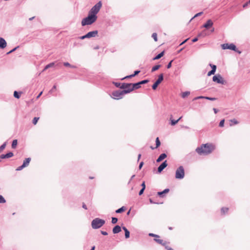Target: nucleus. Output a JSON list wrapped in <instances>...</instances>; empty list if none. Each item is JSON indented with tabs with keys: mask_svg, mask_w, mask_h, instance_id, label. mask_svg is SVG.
Returning <instances> with one entry per match:
<instances>
[{
	"mask_svg": "<svg viewBox=\"0 0 250 250\" xmlns=\"http://www.w3.org/2000/svg\"><path fill=\"white\" fill-rule=\"evenodd\" d=\"M215 148V146L212 144L207 143L202 144L196 149V152L199 155H208L211 153Z\"/></svg>",
	"mask_w": 250,
	"mask_h": 250,
	"instance_id": "f257e3e1",
	"label": "nucleus"
},
{
	"mask_svg": "<svg viewBox=\"0 0 250 250\" xmlns=\"http://www.w3.org/2000/svg\"><path fill=\"white\" fill-rule=\"evenodd\" d=\"M97 19V16H92L88 14V16L82 21V25L83 26L90 25L94 23L96 21Z\"/></svg>",
	"mask_w": 250,
	"mask_h": 250,
	"instance_id": "f03ea898",
	"label": "nucleus"
},
{
	"mask_svg": "<svg viewBox=\"0 0 250 250\" xmlns=\"http://www.w3.org/2000/svg\"><path fill=\"white\" fill-rule=\"evenodd\" d=\"M105 223L104 220L97 218L91 222V226L94 229H97L103 226Z\"/></svg>",
	"mask_w": 250,
	"mask_h": 250,
	"instance_id": "7ed1b4c3",
	"label": "nucleus"
},
{
	"mask_svg": "<svg viewBox=\"0 0 250 250\" xmlns=\"http://www.w3.org/2000/svg\"><path fill=\"white\" fill-rule=\"evenodd\" d=\"M101 7L102 2L100 1L91 9L88 14L92 16H97L96 14L99 12Z\"/></svg>",
	"mask_w": 250,
	"mask_h": 250,
	"instance_id": "20e7f679",
	"label": "nucleus"
},
{
	"mask_svg": "<svg viewBox=\"0 0 250 250\" xmlns=\"http://www.w3.org/2000/svg\"><path fill=\"white\" fill-rule=\"evenodd\" d=\"M120 88L124 89L122 91L125 94L129 93L132 91L131 83H123L120 86Z\"/></svg>",
	"mask_w": 250,
	"mask_h": 250,
	"instance_id": "39448f33",
	"label": "nucleus"
},
{
	"mask_svg": "<svg viewBox=\"0 0 250 250\" xmlns=\"http://www.w3.org/2000/svg\"><path fill=\"white\" fill-rule=\"evenodd\" d=\"M185 176V171L183 166L179 167L176 171L175 178L176 179H183Z\"/></svg>",
	"mask_w": 250,
	"mask_h": 250,
	"instance_id": "423d86ee",
	"label": "nucleus"
},
{
	"mask_svg": "<svg viewBox=\"0 0 250 250\" xmlns=\"http://www.w3.org/2000/svg\"><path fill=\"white\" fill-rule=\"evenodd\" d=\"M97 34H98V31H97V30L93 31L88 32L84 36H81L80 38L81 40H83L85 38H90L92 37H96L97 35Z\"/></svg>",
	"mask_w": 250,
	"mask_h": 250,
	"instance_id": "0eeeda50",
	"label": "nucleus"
},
{
	"mask_svg": "<svg viewBox=\"0 0 250 250\" xmlns=\"http://www.w3.org/2000/svg\"><path fill=\"white\" fill-rule=\"evenodd\" d=\"M212 80L213 82H216L218 83L224 84L225 82L223 78L220 74H217L216 75L214 76L212 78Z\"/></svg>",
	"mask_w": 250,
	"mask_h": 250,
	"instance_id": "6e6552de",
	"label": "nucleus"
},
{
	"mask_svg": "<svg viewBox=\"0 0 250 250\" xmlns=\"http://www.w3.org/2000/svg\"><path fill=\"white\" fill-rule=\"evenodd\" d=\"M112 94L113 96L114 97V98L116 99H120L122 98L123 96L125 95L123 91L119 90L113 91Z\"/></svg>",
	"mask_w": 250,
	"mask_h": 250,
	"instance_id": "1a4fd4ad",
	"label": "nucleus"
},
{
	"mask_svg": "<svg viewBox=\"0 0 250 250\" xmlns=\"http://www.w3.org/2000/svg\"><path fill=\"white\" fill-rule=\"evenodd\" d=\"M163 74H161L159 75L158 80L155 82V83L153 84L152 87V89L155 90L158 87V85L163 81Z\"/></svg>",
	"mask_w": 250,
	"mask_h": 250,
	"instance_id": "9d476101",
	"label": "nucleus"
},
{
	"mask_svg": "<svg viewBox=\"0 0 250 250\" xmlns=\"http://www.w3.org/2000/svg\"><path fill=\"white\" fill-rule=\"evenodd\" d=\"M31 161V159L30 158H26L24 161H23V164L20 166V167H19L17 169H16V170L17 171H19V170H21L22 168H23L24 167L28 166L29 164V163Z\"/></svg>",
	"mask_w": 250,
	"mask_h": 250,
	"instance_id": "9b49d317",
	"label": "nucleus"
},
{
	"mask_svg": "<svg viewBox=\"0 0 250 250\" xmlns=\"http://www.w3.org/2000/svg\"><path fill=\"white\" fill-rule=\"evenodd\" d=\"M222 48L223 49H229L230 50H236V46L233 43L228 44V43H224L222 44Z\"/></svg>",
	"mask_w": 250,
	"mask_h": 250,
	"instance_id": "f8f14e48",
	"label": "nucleus"
},
{
	"mask_svg": "<svg viewBox=\"0 0 250 250\" xmlns=\"http://www.w3.org/2000/svg\"><path fill=\"white\" fill-rule=\"evenodd\" d=\"M167 166V161H165L158 167V172L160 173Z\"/></svg>",
	"mask_w": 250,
	"mask_h": 250,
	"instance_id": "ddd939ff",
	"label": "nucleus"
},
{
	"mask_svg": "<svg viewBox=\"0 0 250 250\" xmlns=\"http://www.w3.org/2000/svg\"><path fill=\"white\" fill-rule=\"evenodd\" d=\"M213 25V22L211 20L207 21V22L203 25V27L208 29Z\"/></svg>",
	"mask_w": 250,
	"mask_h": 250,
	"instance_id": "4468645a",
	"label": "nucleus"
},
{
	"mask_svg": "<svg viewBox=\"0 0 250 250\" xmlns=\"http://www.w3.org/2000/svg\"><path fill=\"white\" fill-rule=\"evenodd\" d=\"M154 240L155 242L163 246H165L167 244L166 241H164L163 239H161L160 238H155Z\"/></svg>",
	"mask_w": 250,
	"mask_h": 250,
	"instance_id": "2eb2a0df",
	"label": "nucleus"
},
{
	"mask_svg": "<svg viewBox=\"0 0 250 250\" xmlns=\"http://www.w3.org/2000/svg\"><path fill=\"white\" fill-rule=\"evenodd\" d=\"M13 156V153L12 152H9L6 154H2L0 156L1 159L9 158Z\"/></svg>",
	"mask_w": 250,
	"mask_h": 250,
	"instance_id": "dca6fc26",
	"label": "nucleus"
},
{
	"mask_svg": "<svg viewBox=\"0 0 250 250\" xmlns=\"http://www.w3.org/2000/svg\"><path fill=\"white\" fill-rule=\"evenodd\" d=\"M6 46V42L5 40L0 38V48H4Z\"/></svg>",
	"mask_w": 250,
	"mask_h": 250,
	"instance_id": "f3484780",
	"label": "nucleus"
},
{
	"mask_svg": "<svg viewBox=\"0 0 250 250\" xmlns=\"http://www.w3.org/2000/svg\"><path fill=\"white\" fill-rule=\"evenodd\" d=\"M112 231L114 234L118 233L121 231V228L120 226L117 225L113 229Z\"/></svg>",
	"mask_w": 250,
	"mask_h": 250,
	"instance_id": "a211bd4d",
	"label": "nucleus"
},
{
	"mask_svg": "<svg viewBox=\"0 0 250 250\" xmlns=\"http://www.w3.org/2000/svg\"><path fill=\"white\" fill-rule=\"evenodd\" d=\"M167 155L165 153H162L159 156L156 161L157 162H160L165 159Z\"/></svg>",
	"mask_w": 250,
	"mask_h": 250,
	"instance_id": "6ab92c4d",
	"label": "nucleus"
},
{
	"mask_svg": "<svg viewBox=\"0 0 250 250\" xmlns=\"http://www.w3.org/2000/svg\"><path fill=\"white\" fill-rule=\"evenodd\" d=\"M140 85L141 84H140L139 82L135 83H131L132 91H133L134 89L139 88L141 87Z\"/></svg>",
	"mask_w": 250,
	"mask_h": 250,
	"instance_id": "aec40b11",
	"label": "nucleus"
},
{
	"mask_svg": "<svg viewBox=\"0 0 250 250\" xmlns=\"http://www.w3.org/2000/svg\"><path fill=\"white\" fill-rule=\"evenodd\" d=\"M208 99V100H210V101H214V100H216V98H210V97H208L199 96V97H197L195 98L194 99V100H197V99Z\"/></svg>",
	"mask_w": 250,
	"mask_h": 250,
	"instance_id": "412c9836",
	"label": "nucleus"
},
{
	"mask_svg": "<svg viewBox=\"0 0 250 250\" xmlns=\"http://www.w3.org/2000/svg\"><path fill=\"white\" fill-rule=\"evenodd\" d=\"M161 145V143H160V141L159 140V139L158 137H157L156 139V147H153L152 146H150V148L152 149H154L155 148H158Z\"/></svg>",
	"mask_w": 250,
	"mask_h": 250,
	"instance_id": "4be33fe9",
	"label": "nucleus"
},
{
	"mask_svg": "<svg viewBox=\"0 0 250 250\" xmlns=\"http://www.w3.org/2000/svg\"><path fill=\"white\" fill-rule=\"evenodd\" d=\"M123 229L125 230V238H128L129 237V235H130L129 231L125 227H124L123 228Z\"/></svg>",
	"mask_w": 250,
	"mask_h": 250,
	"instance_id": "5701e85b",
	"label": "nucleus"
},
{
	"mask_svg": "<svg viewBox=\"0 0 250 250\" xmlns=\"http://www.w3.org/2000/svg\"><path fill=\"white\" fill-rule=\"evenodd\" d=\"M169 189L168 188H166L164 190H163V191H161V192H158V194L160 196H163V195L164 194H165V193H167L169 192Z\"/></svg>",
	"mask_w": 250,
	"mask_h": 250,
	"instance_id": "b1692460",
	"label": "nucleus"
},
{
	"mask_svg": "<svg viewBox=\"0 0 250 250\" xmlns=\"http://www.w3.org/2000/svg\"><path fill=\"white\" fill-rule=\"evenodd\" d=\"M164 55V51L162 52L161 53L157 55L155 58H153V60H158L163 57Z\"/></svg>",
	"mask_w": 250,
	"mask_h": 250,
	"instance_id": "393cba45",
	"label": "nucleus"
},
{
	"mask_svg": "<svg viewBox=\"0 0 250 250\" xmlns=\"http://www.w3.org/2000/svg\"><path fill=\"white\" fill-rule=\"evenodd\" d=\"M229 209L228 208L224 207L221 208V213L222 214H225L229 211Z\"/></svg>",
	"mask_w": 250,
	"mask_h": 250,
	"instance_id": "a878e982",
	"label": "nucleus"
},
{
	"mask_svg": "<svg viewBox=\"0 0 250 250\" xmlns=\"http://www.w3.org/2000/svg\"><path fill=\"white\" fill-rule=\"evenodd\" d=\"M125 209H126V208L125 207H122V208L116 210V212L118 213H122V212L125 211Z\"/></svg>",
	"mask_w": 250,
	"mask_h": 250,
	"instance_id": "bb28decb",
	"label": "nucleus"
},
{
	"mask_svg": "<svg viewBox=\"0 0 250 250\" xmlns=\"http://www.w3.org/2000/svg\"><path fill=\"white\" fill-rule=\"evenodd\" d=\"M182 118V117H180L178 120H172L171 118H170V120H171V125H176L178 122L179 121H180L181 120V119Z\"/></svg>",
	"mask_w": 250,
	"mask_h": 250,
	"instance_id": "cd10ccee",
	"label": "nucleus"
},
{
	"mask_svg": "<svg viewBox=\"0 0 250 250\" xmlns=\"http://www.w3.org/2000/svg\"><path fill=\"white\" fill-rule=\"evenodd\" d=\"M140 71L139 70H137L134 72V73L133 74L130 75L129 76H126L125 78H132L134 77L135 76L138 75Z\"/></svg>",
	"mask_w": 250,
	"mask_h": 250,
	"instance_id": "c85d7f7f",
	"label": "nucleus"
},
{
	"mask_svg": "<svg viewBox=\"0 0 250 250\" xmlns=\"http://www.w3.org/2000/svg\"><path fill=\"white\" fill-rule=\"evenodd\" d=\"M230 125L232 126L234 125H237L238 124V122L235 119H232L230 120Z\"/></svg>",
	"mask_w": 250,
	"mask_h": 250,
	"instance_id": "c756f323",
	"label": "nucleus"
},
{
	"mask_svg": "<svg viewBox=\"0 0 250 250\" xmlns=\"http://www.w3.org/2000/svg\"><path fill=\"white\" fill-rule=\"evenodd\" d=\"M54 65V62H52V63H50L47 65H46L44 68L43 69V71H45L46 70V69H47L48 68H50V67H53V66Z\"/></svg>",
	"mask_w": 250,
	"mask_h": 250,
	"instance_id": "7c9ffc66",
	"label": "nucleus"
},
{
	"mask_svg": "<svg viewBox=\"0 0 250 250\" xmlns=\"http://www.w3.org/2000/svg\"><path fill=\"white\" fill-rule=\"evenodd\" d=\"M161 67V65H156L154 66L151 69L152 72H154L158 69H159Z\"/></svg>",
	"mask_w": 250,
	"mask_h": 250,
	"instance_id": "2f4dec72",
	"label": "nucleus"
},
{
	"mask_svg": "<svg viewBox=\"0 0 250 250\" xmlns=\"http://www.w3.org/2000/svg\"><path fill=\"white\" fill-rule=\"evenodd\" d=\"M18 144V142L17 140H14L12 142V147L13 148H15L17 146Z\"/></svg>",
	"mask_w": 250,
	"mask_h": 250,
	"instance_id": "473e14b6",
	"label": "nucleus"
},
{
	"mask_svg": "<svg viewBox=\"0 0 250 250\" xmlns=\"http://www.w3.org/2000/svg\"><path fill=\"white\" fill-rule=\"evenodd\" d=\"M190 94V92L188 91H186L185 92L182 93V97L183 98H186V97L188 96Z\"/></svg>",
	"mask_w": 250,
	"mask_h": 250,
	"instance_id": "72a5a7b5",
	"label": "nucleus"
},
{
	"mask_svg": "<svg viewBox=\"0 0 250 250\" xmlns=\"http://www.w3.org/2000/svg\"><path fill=\"white\" fill-rule=\"evenodd\" d=\"M40 118L39 117H35L34 118L33 120V124L34 125H36L38 122V121H39Z\"/></svg>",
	"mask_w": 250,
	"mask_h": 250,
	"instance_id": "f704fd0d",
	"label": "nucleus"
},
{
	"mask_svg": "<svg viewBox=\"0 0 250 250\" xmlns=\"http://www.w3.org/2000/svg\"><path fill=\"white\" fill-rule=\"evenodd\" d=\"M152 37L155 42L157 41V34L156 33H154L152 35Z\"/></svg>",
	"mask_w": 250,
	"mask_h": 250,
	"instance_id": "c9c22d12",
	"label": "nucleus"
},
{
	"mask_svg": "<svg viewBox=\"0 0 250 250\" xmlns=\"http://www.w3.org/2000/svg\"><path fill=\"white\" fill-rule=\"evenodd\" d=\"M164 246L167 250H173V249L168 245V243L167 242V244Z\"/></svg>",
	"mask_w": 250,
	"mask_h": 250,
	"instance_id": "e433bc0d",
	"label": "nucleus"
},
{
	"mask_svg": "<svg viewBox=\"0 0 250 250\" xmlns=\"http://www.w3.org/2000/svg\"><path fill=\"white\" fill-rule=\"evenodd\" d=\"M14 96L17 99H19L20 97V95L19 94L18 92L16 91H14Z\"/></svg>",
	"mask_w": 250,
	"mask_h": 250,
	"instance_id": "4c0bfd02",
	"label": "nucleus"
},
{
	"mask_svg": "<svg viewBox=\"0 0 250 250\" xmlns=\"http://www.w3.org/2000/svg\"><path fill=\"white\" fill-rule=\"evenodd\" d=\"M118 221V219L115 217H112V221L111 222L112 224H116Z\"/></svg>",
	"mask_w": 250,
	"mask_h": 250,
	"instance_id": "58836bf2",
	"label": "nucleus"
},
{
	"mask_svg": "<svg viewBox=\"0 0 250 250\" xmlns=\"http://www.w3.org/2000/svg\"><path fill=\"white\" fill-rule=\"evenodd\" d=\"M5 202H6V201L4 199V198L1 195H0V203H4Z\"/></svg>",
	"mask_w": 250,
	"mask_h": 250,
	"instance_id": "ea45409f",
	"label": "nucleus"
},
{
	"mask_svg": "<svg viewBox=\"0 0 250 250\" xmlns=\"http://www.w3.org/2000/svg\"><path fill=\"white\" fill-rule=\"evenodd\" d=\"M210 66H211V67L212 68V70H213L214 72H215V71L216 69V66L215 65L211 64H210Z\"/></svg>",
	"mask_w": 250,
	"mask_h": 250,
	"instance_id": "a19ab883",
	"label": "nucleus"
},
{
	"mask_svg": "<svg viewBox=\"0 0 250 250\" xmlns=\"http://www.w3.org/2000/svg\"><path fill=\"white\" fill-rule=\"evenodd\" d=\"M224 123H225V120L224 119L222 120L219 123V126H220V127L224 126Z\"/></svg>",
	"mask_w": 250,
	"mask_h": 250,
	"instance_id": "79ce46f5",
	"label": "nucleus"
},
{
	"mask_svg": "<svg viewBox=\"0 0 250 250\" xmlns=\"http://www.w3.org/2000/svg\"><path fill=\"white\" fill-rule=\"evenodd\" d=\"M149 235L150 236L154 237L155 238H160V237L159 235L155 234H153V233H149Z\"/></svg>",
	"mask_w": 250,
	"mask_h": 250,
	"instance_id": "37998d69",
	"label": "nucleus"
},
{
	"mask_svg": "<svg viewBox=\"0 0 250 250\" xmlns=\"http://www.w3.org/2000/svg\"><path fill=\"white\" fill-rule=\"evenodd\" d=\"M5 146L6 144H4L0 146V152L5 148Z\"/></svg>",
	"mask_w": 250,
	"mask_h": 250,
	"instance_id": "c03bdc74",
	"label": "nucleus"
},
{
	"mask_svg": "<svg viewBox=\"0 0 250 250\" xmlns=\"http://www.w3.org/2000/svg\"><path fill=\"white\" fill-rule=\"evenodd\" d=\"M148 82V80H145L142 81L140 82L139 83H140V84H142L146 83Z\"/></svg>",
	"mask_w": 250,
	"mask_h": 250,
	"instance_id": "a18cd8bd",
	"label": "nucleus"
},
{
	"mask_svg": "<svg viewBox=\"0 0 250 250\" xmlns=\"http://www.w3.org/2000/svg\"><path fill=\"white\" fill-rule=\"evenodd\" d=\"M214 73H215V72H214L213 70H211V71H209L208 73V76H211L212 75L214 74Z\"/></svg>",
	"mask_w": 250,
	"mask_h": 250,
	"instance_id": "49530a36",
	"label": "nucleus"
},
{
	"mask_svg": "<svg viewBox=\"0 0 250 250\" xmlns=\"http://www.w3.org/2000/svg\"><path fill=\"white\" fill-rule=\"evenodd\" d=\"M250 4V0L249 1H248V2H247L246 3H245L243 5V8H246Z\"/></svg>",
	"mask_w": 250,
	"mask_h": 250,
	"instance_id": "de8ad7c7",
	"label": "nucleus"
},
{
	"mask_svg": "<svg viewBox=\"0 0 250 250\" xmlns=\"http://www.w3.org/2000/svg\"><path fill=\"white\" fill-rule=\"evenodd\" d=\"M114 84L117 87H120V86L122 84H121L120 83H114Z\"/></svg>",
	"mask_w": 250,
	"mask_h": 250,
	"instance_id": "09e8293b",
	"label": "nucleus"
},
{
	"mask_svg": "<svg viewBox=\"0 0 250 250\" xmlns=\"http://www.w3.org/2000/svg\"><path fill=\"white\" fill-rule=\"evenodd\" d=\"M172 61H171L167 65V68H170L171 67V63H172Z\"/></svg>",
	"mask_w": 250,
	"mask_h": 250,
	"instance_id": "8fccbe9b",
	"label": "nucleus"
},
{
	"mask_svg": "<svg viewBox=\"0 0 250 250\" xmlns=\"http://www.w3.org/2000/svg\"><path fill=\"white\" fill-rule=\"evenodd\" d=\"M141 186L142 187V188L145 189L146 185H145V182H143V183L142 184Z\"/></svg>",
	"mask_w": 250,
	"mask_h": 250,
	"instance_id": "3c124183",
	"label": "nucleus"
},
{
	"mask_svg": "<svg viewBox=\"0 0 250 250\" xmlns=\"http://www.w3.org/2000/svg\"><path fill=\"white\" fill-rule=\"evenodd\" d=\"M18 47H15V48H14L13 49H12V50L10 51L9 52H8L7 54H10L11 53L13 52V51H14L15 50H16V49L18 48Z\"/></svg>",
	"mask_w": 250,
	"mask_h": 250,
	"instance_id": "603ef678",
	"label": "nucleus"
},
{
	"mask_svg": "<svg viewBox=\"0 0 250 250\" xmlns=\"http://www.w3.org/2000/svg\"><path fill=\"white\" fill-rule=\"evenodd\" d=\"M63 65L65 66H70L71 64L68 62H64Z\"/></svg>",
	"mask_w": 250,
	"mask_h": 250,
	"instance_id": "864d4df0",
	"label": "nucleus"
},
{
	"mask_svg": "<svg viewBox=\"0 0 250 250\" xmlns=\"http://www.w3.org/2000/svg\"><path fill=\"white\" fill-rule=\"evenodd\" d=\"M144 190L145 189H143V188H142L141 189V190L140 191V192L139 193V195H141L143 193Z\"/></svg>",
	"mask_w": 250,
	"mask_h": 250,
	"instance_id": "5fc2aeb1",
	"label": "nucleus"
},
{
	"mask_svg": "<svg viewBox=\"0 0 250 250\" xmlns=\"http://www.w3.org/2000/svg\"><path fill=\"white\" fill-rule=\"evenodd\" d=\"M198 37H197V38H194V39L192 40V42H197V41H198Z\"/></svg>",
	"mask_w": 250,
	"mask_h": 250,
	"instance_id": "6e6d98bb",
	"label": "nucleus"
},
{
	"mask_svg": "<svg viewBox=\"0 0 250 250\" xmlns=\"http://www.w3.org/2000/svg\"><path fill=\"white\" fill-rule=\"evenodd\" d=\"M101 233L104 235H107V233L106 231H102Z\"/></svg>",
	"mask_w": 250,
	"mask_h": 250,
	"instance_id": "4d7b16f0",
	"label": "nucleus"
},
{
	"mask_svg": "<svg viewBox=\"0 0 250 250\" xmlns=\"http://www.w3.org/2000/svg\"><path fill=\"white\" fill-rule=\"evenodd\" d=\"M202 12H200V13H198L197 14H196L195 16H194V17H196L197 16H199L200 15H201L202 14Z\"/></svg>",
	"mask_w": 250,
	"mask_h": 250,
	"instance_id": "13d9d810",
	"label": "nucleus"
},
{
	"mask_svg": "<svg viewBox=\"0 0 250 250\" xmlns=\"http://www.w3.org/2000/svg\"><path fill=\"white\" fill-rule=\"evenodd\" d=\"M56 89V85H54L52 89L50 90V92H52L53 90H55Z\"/></svg>",
	"mask_w": 250,
	"mask_h": 250,
	"instance_id": "bf43d9fd",
	"label": "nucleus"
},
{
	"mask_svg": "<svg viewBox=\"0 0 250 250\" xmlns=\"http://www.w3.org/2000/svg\"><path fill=\"white\" fill-rule=\"evenodd\" d=\"M83 208H84L85 209H87L86 206L85 205V204L84 203H83Z\"/></svg>",
	"mask_w": 250,
	"mask_h": 250,
	"instance_id": "052dcab7",
	"label": "nucleus"
},
{
	"mask_svg": "<svg viewBox=\"0 0 250 250\" xmlns=\"http://www.w3.org/2000/svg\"><path fill=\"white\" fill-rule=\"evenodd\" d=\"M143 162H141L139 165V169H141L143 165Z\"/></svg>",
	"mask_w": 250,
	"mask_h": 250,
	"instance_id": "680f3d73",
	"label": "nucleus"
},
{
	"mask_svg": "<svg viewBox=\"0 0 250 250\" xmlns=\"http://www.w3.org/2000/svg\"><path fill=\"white\" fill-rule=\"evenodd\" d=\"M213 110L215 114H216L218 112V110L216 108H214Z\"/></svg>",
	"mask_w": 250,
	"mask_h": 250,
	"instance_id": "e2e57ef3",
	"label": "nucleus"
},
{
	"mask_svg": "<svg viewBox=\"0 0 250 250\" xmlns=\"http://www.w3.org/2000/svg\"><path fill=\"white\" fill-rule=\"evenodd\" d=\"M42 92H41L40 93V94L38 95V96L37 97V99H38L39 98V97L42 95Z\"/></svg>",
	"mask_w": 250,
	"mask_h": 250,
	"instance_id": "0e129e2a",
	"label": "nucleus"
},
{
	"mask_svg": "<svg viewBox=\"0 0 250 250\" xmlns=\"http://www.w3.org/2000/svg\"><path fill=\"white\" fill-rule=\"evenodd\" d=\"M149 202L151 204H155L156 203L153 202L151 199H149Z\"/></svg>",
	"mask_w": 250,
	"mask_h": 250,
	"instance_id": "69168bd1",
	"label": "nucleus"
},
{
	"mask_svg": "<svg viewBox=\"0 0 250 250\" xmlns=\"http://www.w3.org/2000/svg\"><path fill=\"white\" fill-rule=\"evenodd\" d=\"M188 40V39H186V40H185L183 42H182L180 44V45H182V44H183V43H184L185 42H186L187 41V40Z\"/></svg>",
	"mask_w": 250,
	"mask_h": 250,
	"instance_id": "338daca9",
	"label": "nucleus"
},
{
	"mask_svg": "<svg viewBox=\"0 0 250 250\" xmlns=\"http://www.w3.org/2000/svg\"><path fill=\"white\" fill-rule=\"evenodd\" d=\"M95 247L93 246V247H92L91 250H95Z\"/></svg>",
	"mask_w": 250,
	"mask_h": 250,
	"instance_id": "774afa93",
	"label": "nucleus"
}]
</instances>
